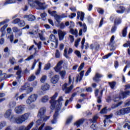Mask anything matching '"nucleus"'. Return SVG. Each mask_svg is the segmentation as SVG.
<instances>
[{
    "instance_id": "obj_1",
    "label": "nucleus",
    "mask_w": 130,
    "mask_h": 130,
    "mask_svg": "<svg viewBox=\"0 0 130 130\" xmlns=\"http://www.w3.org/2000/svg\"><path fill=\"white\" fill-rule=\"evenodd\" d=\"M57 92H56L54 95L51 98V100L50 101L51 109L56 108V111L53 115V119L51 121L52 124L56 123V118H57V116H58V111L60 110V107L61 106V102H60V101H62V96H60L58 101H55V98L57 97Z\"/></svg>"
},
{
    "instance_id": "obj_2",
    "label": "nucleus",
    "mask_w": 130,
    "mask_h": 130,
    "mask_svg": "<svg viewBox=\"0 0 130 130\" xmlns=\"http://www.w3.org/2000/svg\"><path fill=\"white\" fill-rule=\"evenodd\" d=\"M29 115L30 114L26 113L15 118V116L13 115V113H12V110L10 109L5 113V117L9 118V120L12 122L17 123V124H22L23 122H25V121L28 120Z\"/></svg>"
},
{
    "instance_id": "obj_3",
    "label": "nucleus",
    "mask_w": 130,
    "mask_h": 130,
    "mask_svg": "<svg viewBox=\"0 0 130 130\" xmlns=\"http://www.w3.org/2000/svg\"><path fill=\"white\" fill-rule=\"evenodd\" d=\"M45 112H46V108L45 107H42L39 110L38 117L40 118V119L36 121L37 126H39L42 123V121H46L48 119H49V116H46Z\"/></svg>"
},
{
    "instance_id": "obj_4",
    "label": "nucleus",
    "mask_w": 130,
    "mask_h": 130,
    "mask_svg": "<svg viewBox=\"0 0 130 130\" xmlns=\"http://www.w3.org/2000/svg\"><path fill=\"white\" fill-rule=\"evenodd\" d=\"M28 4L31 8H35L37 10H45L46 6H44V4L41 3L38 0H28Z\"/></svg>"
},
{
    "instance_id": "obj_5",
    "label": "nucleus",
    "mask_w": 130,
    "mask_h": 130,
    "mask_svg": "<svg viewBox=\"0 0 130 130\" xmlns=\"http://www.w3.org/2000/svg\"><path fill=\"white\" fill-rule=\"evenodd\" d=\"M37 98H38V95L37 94H31L26 100V104H27V105H30L31 103L35 102V101L37 100Z\"/></svg>"
},
{
    "instance_id": "obj_6",
    "label": "nucleus",
    "mask_w": 130,
    "mask_h": 130,
    "mask_svg": "<svg viewBox=\"0 0 130 130\" xmlns=\"http://www.w3.org/2000/svg\"><path fill=\"white\" fill-rule=\"evenodd\" d=\"M127 113H130V107L122 109L116 112L117 115H124Z\"/></svg>"
},
{
    "instance_id": "obj_7",
    "label": "nucleus",
    "mask_w": 130,
    "mask_h": 130,
    "mask_svg": "<svg viewBox=\"0 0 130 130\" xmlns=\"http://www.w3.org/2000/svg\"><path fill=\"white\" fill-rule=\"evenodd\" d=\"M62 90L64 91L66 93V94H69L71 92V91L73 90V88H74V85H72L70 87H68V84L65 83L62 86Z\"/></svg>"
},
{
    "instance_id": "obj_8",
    "label": "nucleus",
    "mask_w": 130,
    "mask_h": 130,
    "mask_svg": "<svg viewBox=\"0 0 130 130\" xmlns=\"http://www.w3.org/2000/svg\"><path fill=\"white\" fill-rule=\"evenodd\" d=\"M78 24L80 27H82V28L80 29L79 30V36H82L83 32L86 33L87 32V25L85 23L82 24L81 22H78Z\"/></svg>"
},
{
    "instance_id": "obj_9",
    "label": "nucleus",
    "mask_w": 130,
    "mask_h": 130,
    "mask_svg": "<svg viewBox=\"0 0 130 130\" xmlns=\"http://www.w3.org/2000/svg\"><path fill=\"white\" fill-rule=\"evenodd\" d=\"M58 35L59 40H62L64 38V36L67 35V32L62 31L60 29L58 30Z\"/></svg>"
},
{
    "instance_id": "obj_10",
    "label": "nucleus",
    "mask_w": 130,
    "mask_h": 130,
    "mask_svg": "<svg viewBox=\"0 0 130 130\" xmlns=\"http://www.w3.org/2000/svg\"><path fill=\"white\" fill-rule=\"evenodd\" d=\"M24 110H25V108L22 106H18L15 108V111L17 114L23 113Z\"/></svg>"
},
{
    "instance_id": "obj_11",
    "label": "nucleus",
    "mask_w": 130,
    "mask_h": 130,
    "mask_svg": "<svg viewBox=\"0 0 130 130\" xmlns=\"http://www.w3.org/2000/svg\"><path fill=\"white\" fill-rule=\"evenodd\" d=\"M14 75L13 74H10L7 76L6 73L3 74V71H0V80L2 81L4 80V79H6V78H11L13 77Z\"/></svg>"
},
{
    "instance_id": "obj_12",
    "label": "nucleus",
    "mask_w": 130,
    "mask_h": 130,
    "mask_svg": "<svg viewBox=\"0 0 130 130\" xmlns=\"http://www.w3.org/2000/svg\"><path fill=\"white\" fill-rule=\"evenodd\" d=\"M125 98V96L124 95V92L123 91H121L119 93V96L116 97L114 100V102H117V101H119L120 99H124Z\"/></svg>"
},
{
    "instance_id": "obj_13",
    "label": "nucleus",
    "mask_w": 130,
    "mask_h": 130,
    "mask_svg": "<svg viewBox=\"0 0 130 130\" xmlns=\"http://www.w3.org/2000/svg\"><path fill=\"white\" fill-rule=\"evenodd\" d=\"M62 61H60L58 62L56 67L54 68L55 72L58 73L60 71V70H61V64H62Z\"/></svg>"
},
{
    "instance_id": "obj_14",
    "label": "nucleus",
    "mask_w": 130,
    "mask_h": 130,
    "mask_svg": "<svg viewBox=\"0 0 130 130\" xmlns=\"http://www.w3.org/2000/svg\"><path fill=\"white\" fill-rule=\"evenodd\" d=\"M84 121L85 120L84 119H80L74 123V125H76L77 127H80L84 123Z\"/></svg>"
},
{
    "instance_id": "obj_15",
    "label": "nucleus",
    "mask_w": 130,
    "mask_h": 130,
    "mask_svg": "<svg viewBox=\"0 0 130 130\" xmlns=\"http://www.w3.org/2000/svg\"><path fill=\"white\" fill-rule=\"evenodd\" d=\"M85 16V13L84 12H81L80 11L77 12V19H80L81 21H84V17Z\"/></svg>"
},
{
    "instance_id": "obj_16",
    "label": "nucleus",
    "mask_w": 130,
    "mask_h": 130,
    "mask_svg": "<svg viewBox=\"0 0 130 130\" xmlns=\"http://www.w3.org/2000/svg\"><path fill=\"white\" fill-rule=\"evenodd\" d=\"M102 77H103V76L101 74L96 73L94 77H93V81H94V82H96V83H98V82L100 81L99 79H100V78H102Z\"/></svg>"
},
{
    "instance_id": "obj_17",
    "label": "nucleus",
    "mask_w": 130,
    "mask_h": 130,
    "mask_svg": "<svg viewBox=\"0 0 130 130\" xmlns=\"http://www.w3.org/2000/svg\"><path fill=\"white\" fill-rule=\"evenodd\" d=\"M30 34H31V35H36V34H37L38 36H39L40 37V39H41V40H42V41H44V40H45V38H44V37H43V35H42V34H40V33H37V31H35V32H29Z\"/></svg>"
},
{
    "instance_id": "obj_18",
    "label": "nucleus",
    "mask_w": 130,
    "mask_h": 130,
    "mask_svg": "<svg viewBox=\"0 0 130 130\" xmlns=\"http://www.w3.org/2000/svg\"><path fill=\"white\" fill-rule=\"evenodd\" d=\"M24 18H27L28 21H30V22L36 20V18L33 15H25L24 16Z\"/></svg>"
},
{
    "instance_id": "obj_19",
    "label": "nucleus",
    "mask_w": 130,
    "mask_h": 130,
    "mask_svg": "<svg viewBox=\"0 0 130 130\" xmlns=\"http://www.w3.org/2000/svg\"><path fill=\"white\" fill-rule=\"evenodd\" d=\"M58 80H59L58 75H55L51 78V82L52 83V84H56L57 82H58Z\"/></svg>"
},
{
    "instance_id": "obj_20",
    "label": "nucleus",
    "mask_w": 130,
    "mask_h": 130,
    "mask_svg": "<svg viewBox=\"0 0 130 130\" xmlns=\"http://www.w3.org/2000/svg\"><path fill=\"white\" fill-rule=\"evenodd\" d=\"M84 73H85L84 71H82L80 73V76L78 75L77 77L76 82H81L83 79V77H84Z\"/></svg>"
},
{
    "instance_id": "obj_21",
    "label": "nucleus",
    "mask_w": 130,
    "mask_h": 130,
    "mask_svg": "<svg viewBox=\"0 0 130 130\" xmlns=\"http://www.w3.org/2000/svg\"><path fill=\"white\" fill-rule=\"evenodd\" d=\"M18 96H19V93H16L15 96V98H16V100H18V99H19L20 100H23L24 98L27 96V94L26 93H23L20 95L18 98Z\"/></svg>"
},
{
    "instance_id": "obj_22",
    "label": "nucleus",
    "mask_w": 130,
    "mask_h": 130,
    "mask_svg": "<svg viewBox=\"0 0 130 130\" xmlns=\"http://www.w3.org/2000/svg\"><path fill=\"white\" fill-rule=\"evenodd\" d=\"M34 124V122H31L27 126H25V125H22L23 130H30V128H31V127L33 126Z\"/></svg>"
},
{
    "instance_id": "obj_23",
    "label": "nucleus",
    "mask_w": 130,
    "mask_h": 130,
    "mask_svg": "<svg viewBox=\"0 0 130 130\" xmlns=\"http://www.w3.org/2000/svg\"><path fill=\"white\" fill-rule=\"evenodd\" d=\"M37 48H35V53H34L33 55H31L29 56L27 58L25 59V60L26 61H29L31 60V59H33L34 58V56L36 55V53L38 52V51H37Z\"/></svg>"
},
{
    "instance_id": "obj_24",
    "label": "nucleus",
    "mask_w": 130,
    "mask_h": 130,
    "mask_svg": "<svg viewBox=\"0 0 130 130\" xmlns=\"http://www.w3.org/2000/svg\"><path fill=\"white\" fill-rule=\"evenodd\" d=\"M112 118V114L109 115H106V119L104 121V122L105 124V123H108V122H111V121L110 120V118Z\"/></svg>"
},
{
    "instance_id": "obj_25",
    "label": "nucleus",
    "mask_w": 130,
    "mask_h": 130,
    "mask_svg": "<svg viewBox=\"0 0 130 130\" xmlns=\"http://www.w3.org/2000/svg\"><path fill=\"white\" fill-rule=\"evenodd\" d=\"M125 11V8L123 6H120L119 8V10H117V13L118 14H123Z\"/></svg>"
},
{
    "instance_id": "obj_26",
    "label": "nucleus",
    "mask_w": 130,
    "mask_h": 130,
    "mask_svg": "<svg viewBox=\"0 0 130 130\" xmlns=\"http://www.w3.org/2000/svg\"><path fill=\"white\" fill-rule=\"evenodd\" d=\"M16 0H8L4 4V6H7V5H9L10 4H14L16 3ZM18 2H22V0H17Z\"/></svg>"
},
{
    "instance_id": "obj_27",
    "label": "nucleus",
    "mask_w": 130,
    "mask_h": 130,
    "mask_svg": "<svg viewBox=\"0 0 130 130\" xmlns=\"http://www.w3.org/2000/svg\"><path fill=\"white\" fill-rule=\"evenodd\" d=\"M29 89V84H25L24 86H23L20 89V91H25Z\"/></svg>"
},
{
    "instance_id": "obj_28",
    "label": "nucleus",
    "mask_w": 130,
    "mask_h": 130,
    "mask_svg": "<svg viewBox=\"0 0 130 130\" xmlns=\"http://www.w3.org/2000/svg\"><path fill=\"white\" fill-rule=\"evenodd\" d=\"M48 100H49V98H48V96H47V95H45V96H43L41 99V101H42V102H43V103H45L47 102V101H48Z\"/></svg>"
},
{
    "instance_id": "obj_29",
    "label": "nucleus",
    "mask_w": 130,
    "mask_h": 130,
    "mask_svg": "<svg viewBox=\"0 0 130 130\" xmlns=\"http://www.w3.org/2000/svg\"><path fill=\"white\" fill-rule=\"evenodd\" d=\"M69 28L70 29V32L71 33V34H73V35H78V30H74V29L71 28V27Z\"/></svg>"
},
{
    "instance_id": "obj_30",
    "label": "nucleus",
    "mask_w": 130,
    "mask_h": 130,
    "mask_svg": "<svg viewBox=\"0 0 130 130\" xmlns=\"http://www.w3.org/2000/svg\"><path fill=\"white\" fill-rule=\"evenodd\" d=\"M42 64V63L41 62H39V69L37 70V71L36 72V75L37 76H38L39 74H40V71H41V66Z\"/></svg>"
},
{
    "instance_id": "obj_31",
    "label": "nucleus",
    "mask_w": 130,
    "mask_h": 130,
    "mask_svg": "<svg viewBox=\"0 0 130 130\" xmlns=\"http://www.w3.org/2000/svg\"><path fill=\"white\" fill-rule=\"evenodd\" d=\"M121 104H122V102H120L117 104H113V105H112V108H113V109H114L115 108L118 107V106H120Z\"/></svg>"
},
{
    "instance_id": "obj_32",
    "label": "nucleus",
    "mask_w": 130,
    "mask_h": 130,
    "mask_svg": "<svg viewBox=\"0 0 130 130\" xmlns=\"http://www.w3.org/2000/svg\"><path fill=\"white\" fill-rule=\"evenodd\" d=\"M48 89H49V85L48 84H46L42 86V90H43V91H46V90H48Z\"/></svg>"
},
{
    "instance_id": "obj_33",
    "label": "nucleus",
    "mask_w": 130,
    "mask_h": 130,
    "mask_svg": "<svg viewBox=\"0 0 130 130\" xmlns=\"http://www.w3.org/2000/svg\"><path fill=\"white\" fill-rule=\"evenodd\" d=\"M121 23V19L120 18H116L114 21L115 25H119Z\"/></svg>"
},
{
    "instance_id": "obj_34",
    "label": "nucleus",
    "mask_w": 130,
    "mask_h": 130,
    "mask_svg": "<svg viewBox=\"0 0 130 130\" xmlns=\"http://www.w3.org/2000/svg\"><path fill=\"white\" fill-rule=\"evenodd\" d=\"M34 42L36 45H37L38 49H41V42H39V43H38L37 42H36V41H35V40H34Z\"/></svg>"
},
{
    "instance_id": "obj_35",
    "label": "nucleus",
    "mask_w": 130,
    "mask_h": 130,
    "mask_svg": "<svg viewBox=\"0 0 130 130\" xmlns=\"http://www.w3.org/2000/svg\"><path fill=\"white\" fill-rule=\"evenodd\" d=\"M50 40L51 42H55V41H58L55 38V36L53 35H51L50 36Z\"/></svg>"
},
{
    "instance_id": "obj_36",
    "label": "nucleus",
    "mask_w": 130,
    "mask_h": 130,
    "mask_svg": "<svg viewBox=\"0 0 130 130\" xmlns=\"http://www.w3.org/2000/svg\"><path fill=\"white\" fill-rule=\"evenodd\" d=\"M47 80V76L46 75H43L41 78L40 81L41 83H44Z\"/></svg>"
},
{
    "instance_id": "obj_37",
    "label": "nucleus",
    "mask_w": 130,
    "mask_h": 130,
    "mask_svg": "<svg viewBox=\"0 0 130 130\" xmlns=\"http://www.w3.org/2000/svg\"><path fill=\"white\" fill-rule=\"evenodd\" d=\"M7 125V122L6 121H2L0 122V130L2 129L3 127H5Z\"/></svg>"
},
{
    "instance_id": "obj_38",
    "label": "nucleus",
    "mask_w": 130,
    "mask_h": 130,
    "mask_svg": "<svg viewBox=\"0 0 130 130\" xmlns=\"http://www.w3.org/2000/svg\"><path fill=\"white\" fill-rule=\"evenodd\" d=\"M109 86L111 87V89H114V87H115V85H116V83L115 82H109Z\"/></svg>"
},
{
    "instance_id": "obj_39",
    "label": "nucleus",
    "mask_w": 130,
    "mask_h": 130,
    "mask_svg": "<svg viewBox=\"0 0 130 130\" xmlns=\"http://www.w3.org/2000/svg\"><path fill=\"white\" fill-rule=\"evenodd\" d=\"M127 30V27H125L122 31V36L123 37H125L126 36V34L127 33V31H126Z\"/></svg>"
},
{
    "instance_id": "obj_40",
    "label": "nucleus",
    "mask_w": 130,
    "mask_h": 130,
    "mask_svg": "<svg viewBox=\"0 0 130 130\" xmlns=\"http://www.w3.org/2000/svg\"><path fill=\"white\" fill-rule=\"evenodd\" d=\"M51 46L52 47H53V46L55 45V48H57V45H58V41H55V42H53V43H51Z\"/></svg>"
},
{
    "instance_id": "obj_41",
    "label": "nucleus",
    "mask_w": 130,
    "mask_h": 130,
    "mask_svg": "<svg viewBox=\"0 0 130 130\" xmlns=\"http://www.w3.org/2000/svg\"><path fill=\"white\" fill-rule=\"evenodd\" d=\"M48 12L49 14H50V15H51V16H53V17H55V15H57L56 11H51L50 10H48Z\"/></svg>"
},
{
    "instance_id": "obj_42",
    "label": "nucleus",
    "mask_w": 130,
    "mask_h": 130,
    "mask_svg": "<svg viewBox=\"0 0 130 130\" xmlns=\"http://www.w3.org/2000/svg\"><path fill=\"white\" fill-rule=\"evenodd\" d=\"M115 42H114V36H113L110 39V45L112 46L114 44H115Z\"/></svg>"
},
{
    "instance_id": "obj_43",
    "label": "nucleus",
    "mask_w": 130,
    "mask_h": 130,
    "mask_svg": "<svg viewBox=\"0 0 130 130\" xmlns=\"http://www.w3.org/2000/svg\"><path fill=\"white\" fill-rule=\"evenodd\" d=\"M55 18V20L58 22H59V20L61 19V17L60 15L56 14L55 16H54Z\"/></svg>"
},
{
    "instance_id": "obj_44",
    "label": "nucleus",
    "mask_w": 130,
    "mask_h": 130,
    "mask_svg": "<svg viewBox=\"0 0 130 130\" xmlns=\"http://www.w3.org/2000/svg\"><path fill=\"white\" fill-rule=\"evenodd\" d=\"M59 74L62 79H63V78H64V77L66 76V73L65 71H62L61 72H59Z\"/></svg>"
},
{
    "instance_id": "obj_45",
    "label": "nucleus",
    "mask_w": 130,
    "mask_h": 130,
    "mask_svg": "<svg viewBox=\"0 0 130 130\" xmlns=\"http://www.w3.org/2000/svg\"><path fill=\"white\" fill-rule=\"evenodd\" d=\"M18 26H20V27H24V26H25V21H24V20H20L18 23Z\"/></svg>"
},
{
    "instance_id": "obj_46",
    "label": "nucleus",
    "mask_w": 130,
    "mask_h": 130,
    "mask_svg": "<svg viewBox=\"0 0 130 130\" xmlns=\"http://www.w3.org/2000/svg\"><path fill=\"white\" fill-rule=\"evenodd\" d=\"M85 67V63H82L78 69V72H81L83 70V68Z\"/></svg>"
},
{
    "instance_id": "obj_47",
    "label": "nucleus",
    "mask_w": 130,
    "mask_h": 130,
    "mask_svg": "<svg viewBox=\"0 0 130 130\" xmlns=\"http://www.w3.org/2000/svg\"><path fill=\"white\" fill-rule=\"evenodd\" d=\"M41 17L43 21H45L46 20V13H44L41 14Z\"/></svg>"
},
{
    "instance_id": "obj_48",
    "label": "nucleus",
    "mask_w": 130,
    "mask_h": 130,
    "mask_svg": "<svg viewBox=\"0 0 130 130\" xmlns=\"http://www.w3.org/2000/svg\"><path fill=\"white\" fill-rule=\"evenodd\" d=\"M10 22V19H6L2 22H0V27L1 26H3V25H5V24Z\"/></svg>"
},
{
    "instance_id": "obj_49",
    "label": "nucleus",
    "mask_w": 130,
    "mask_h": 130,
    "mask_svg": "<svg viewBox=\"0 0 130 130\" xmlns=\"http://www.w3.org/2000/svg\"><path fill=\"white\" fill-rule=\"evenodd\" d=\"M64 56L66 57V58H69V55H68V49L65 48L64 50Z\"/></svg>"
},
{
    "instance_id": "obj_50",
    "label": "nucleus",
    "mask_w": 130,
    "mask_h": 130,
    "mask_svg": "<svg viewBox=\"0 0 130 130\" xmlns=\"http://www.w3.org/2000/svg\"><path fill=\"white\" fill-rule=\"evenodd\" d=\"M20 21H21V20H20V19L16 18L12 21V23L13 24H19V23H20Z\"/></svg>"
},
{
    "instance_id": "obj_51",
    "label": "nucleus",
    "mask_w": 130,
    "mask_h": 130,
    "mask_svg": "<svg viewBox=\"0 0 130 130\" xmlns=\"http://www.w3.org/2000/svg\"><path fill=\"white\" fill-rule=\"evenodd\" d=\"M22 73V69L20 70L17 71L16 73V75L18 76L17 78L18 79H20L21 78V74Z\"/></svg>"
},
{
    "instance_id": "obj_52",
    "label": "nucleus",
    "mask_w": 130,
    "mask_h": 130,
    "mask_svg": "<svg viewBox=\"0 0 130 130\" xmlns=\"http://www.w3.org/2000/svg\"><path fill=\"white\" fill-rule=\"evenodd\" d=\"M72 120H73V116H70L67 120L66 123L67 124H69V123H70L71 122V121H72Z\"/></svg>"
},
{
    "instance_id": "obj_53",
    "label": "nucleus",
    "mask_w": 130,
    "mask_h": 130,
    "mask_svg": "<svg viewBox=\"0 0 130 130\" xmlns=\"http://www.w3.org/2000/svg\"><path fill=\"white\" fill-rule=\"evenodd\" d=\"M55 56L56 58H59V57H60V53H59V51H58V50H56Z\"/></svg>"
},
{
    "instance_id": "obj_54",
    "label": "nucleus",
    "mask_w": 130,
    "mask_h": 130,
    "mask_svg": "<svg viewBox=\"0 0 130 130\" xmlns=\"http://www.w3.org/2000/svg\"><path fill=\"white\" fill-rule=\"evenodd\" d=\"M97 119H98V116H94L92 119H90V121L93 123H94V122H96V120H97Z\"/></svg>"
},
{
    "instance_id": "obj_55",
    "label": "nucleus",
    "mask_w": 130,
    "mask_h": 130,
    "mask_svg": "<svg viewBox=\"0 0 130 130\" xmlns=\"http://www.w3.org/2000/svg\"><path fill=\"white\" fill-rule=\"evenodd\" d=\"M8 27V24L4 25L0 29L1 32H4L5 30L7 29V27Z\"/></svg>"
},
{
    "instance_id": "obj_56",
    "label": "nucleus",
    "mask_w": 130,
    "mask_h": 130,
    "mask_svg": "<svg viewBox=\"0 0 130 130\" xmlns=\"http://www.w3.org/2000/svg\"><path fill=\"white\" fill-rule=\"evenodd\" d=\"M81 41V38H79L77 39L76 41L75 42V47H78L79 45V42Z\"/></svg>"
},
{
    "instance_id": "obj_57",
    "label": "nucleus",
    "mask_w": 130,
    "mask_h": 130,
    "mask_svg": "<svg viewBox=\"0 0 130 130\" xmlns=\"http://www.w3.org/2000/svg\"><path fill=\"white\" fill-rule=\"evenodd\" d=\"M16 102L15 101H11L10 104L9 105L10 106V107H15V106H16Z\"/></svg>"
},
{
    "instance_id": "obj_58",
    "label": "nucleus",
    "mask_w": 130,
    "mask_h": 130,
    "mask_svg": "<svg viewBox=\"0 0 130 130\" xmlns=\"http://www.w3.org/2000/svg\"><path fill=\"white\" fill-rule=\"evenodd\" d=\"M107 112V108L105 107L100 112V113H102L103 114H104Z\"/></svg>"
},
{
    "instance_id": "obj_59",
    "label": "nucleus",
    "mask_w": 130,
    "mask_h": 130,
    "mask_svg": "<svg viewBox=\"0 0 130 130\" xmlns=\"http://www.w3.org/2000/svg\"><path fill=\"white\" fill-rule=\"evenodd\" d=\"M49 69H50V63H47L45 66L44 70L47 71L48 70H49Z\"/></svg>"
},
{
    "instance_id": "obj_60",
    "label": "nucleus",
    "mask_w": 130,
    "mask_h": 130,
    "mask_svg": "<svg viewBox=\"0 0 130 130\" xmlns=\"http://www.w3.org/2000/svg\"><path fill=\"white\" fill-rule=\"evenodd\" d=\"M69 39L70 41V42H71V43H73V42H74V41H75V39H74L73 36L70 35Z\"/></svg>"
},
{
    "instance_id": "obj_61",
    "label": "nucleus",
    "mask_w": 130,
    "mask_h": 130,
    "mask_svg": "<svg viewBox=\"0 0 130 130\" xmlns=\"http://www.w3.org/2000/svg\"><path fill=\"white\" fill-rule=\"evenodd\" d=\"M34 80H35V76L33 75L29 77L28 79V81H29V82H32V81H34Z\"/></svg>"
},
{
    "instance_id": "obj_62",
    "label": "nucleus",
    "mask_w": 130,
    "mask_h": 130,
    "mask_svg": "<svg viewBox=\"0 0 130 130\" xmlns=\"http://www.w3.org/2000/svg\"><path fill=\"white\" fill-rule=\"evenodd\" d=\"M76 14L75 13H71V15H69V18H70V19H74L75 17H76Z\"/></svg>"
},
{
    "instance_id": "obj_63",
    "label": "nucleus",
    "mask_w": 130,
    "mask_h": 130,
    "mask_svg": "<svg viewBox=\"0 0 130 130\" xmlns=\"http://www.w3.org/2000/svg\"><path fill=\"white\" fill-rule=\"evenodd\" d=\"M124 94L125 95V98H126V97H127V96H129L130 91L128 90V91H124Z\"/></svg>"
},
{
    "instance_id": "obj_64",
    "label": "nucleus",
    "mask_w": 130,
    "mask_h": 130,
    "mask_svg": "<svg viewBox=\"0 0 130 130\" xmlns=\"http://www.w3.org/2000/svg\"><path fill=\"white\" fill-rule=\"evenodd\" d=\"M129 46H130V42L129 41L127 42V43H126L123 45V47H129Z\"/></svg>"
}]
</instances>
